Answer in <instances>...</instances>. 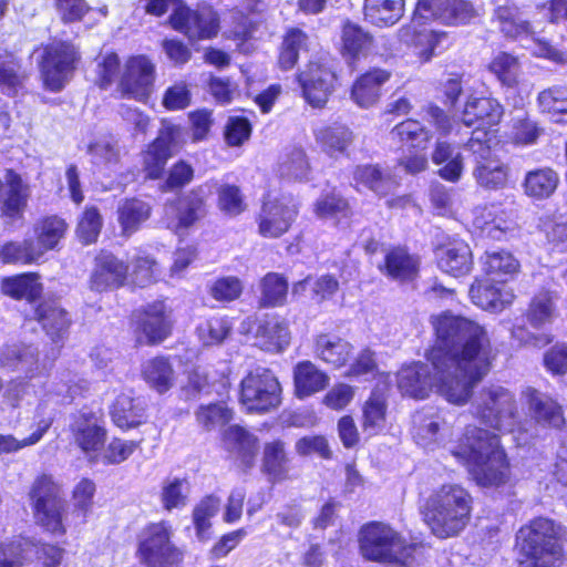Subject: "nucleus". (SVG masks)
Instances as JSON below:
<instances>
[{
	"mask_svg": "<svg viewBox=\"0 0 567 567\" xmlns=\"http://www.w3.org/2000/svg\"><path fill=\"white\" fill-rule=\"evenodd\" d=\"M435 346L425 363L414 362L398 372V388L404 395L424 399L436 390L449 402L463 404L472 388L489 370V341L477 322L444 312L433 317Z\"/></svg>",
	"mask_w": 567,
	"mask_h": 567,
	"instance_id": "nucleus-1",
	"label": "nucleus"
},
{
	"mask_svg": "<svg viewBox=\"0 0 567 567\" xmlns=\"http://www.w3.org/2000/svg\"><path fill=\"white\" fill-rule=\"evenodd\" d=\"M94 493L95 484L89 478H82L73 489L74 511L68 514L59 486L51 476L43 474L34 481L30 492L35 520L47 532L62 536L68 527L85 524Z\"/></svg>",
	"mask_w": 567,
	"mask_h": 567,
	"instance_id": "nucleus-2",
	"label": "nucleus"
},
{
	"mask_svg": "<svg viewBox=\"0 0 567 567\" xmlns=\"http://www.w3.org/2000/svg\"><path fill=\"white\" fill-rule=\"evenodd\" d=\"M450 452L480 486L498 487L509 480V463L496 434L470 425Z\"/></svg>",
	"mask_w": 567,
	"mask_h": 567,
	"instance_id": "nucleus-3",
	"label": "nucleus"
},
{
	"mask_svg": "<svg viewBox=\"0 0 567 567\" xmlns=\"http://www.w3.org/2000/svg\"><path fill=\"white\" fill-rule=\"evenodd\" d=\"M472 503L471 494L463 486L444 484L427 498L424 520L436 537H454L466 527Z\"/></svg>",
	"mask_w": 567,
	"mask_h": 567,
	"instance_id": "nucleus-4",
	"label": "nucleus"
},
{
	"mask_svg": "<svg viewBox=\"0 0 567 567\" xmlns=\"http://www.w3.org/2000/svg\"><path fill=\"white\" fill-rule=\"evenodd\" d=\"M169 7L174 8L171 16L172 27L189 40L210 39L217 35L219 19L212 7L203 6L193 11L181 4L179 0H147L146 11L162 16Z\"/></svg>",
	"mask_w": 567,
	"mask_h": 567,
	"instance_id": "nucleus-5",
	"label": "nucleus"
},
{
	"mask_svg": "<svg viewBox=\"0 0 567 567\" xmlns=\"http://www.w3.org/2000/svg\"><path fill=\"white\" fill-rule=\"evenodd\" d=\"M166 520L146 525L137 537V557L146 567H182L184 553L173 542Z\"/></svg>",
	"mask_w": 567,
	"mask_h": 567,
	"instance_id": "nucleus-6",
	"label": "nucleus"
},
{
	"mask_svg": "<svg viewBox=\"0 0 567 567\" xmlns=\"http://www.w3.org/2000/svg\"><path fill=\"white\" fill-rule=\"evenodd\" d=\"M472 412L483 424L501 432H513L517 424L515 396L502 385L484 386L475 394Z\"/></svg>",
	"mask_w": 567,
	"mask_h": 567,
	"instance_id": "nucleus-7",
	"label": "nucleus"
},
{
	"mask_svg": "<svg viewBox=\"0 0 567 567\" xmlns=\"http://www.w3.org/2000/svg\"><path fill=\"white\" fill-rule=\"evenodd\" d=\"M360 550L363 557L380 563L402 561L408 554L409 547L405 539L382 523H370L364 525L359 536Z\"/></svg>",
	"mask_w": 567,
	"mask_h": 567,
	"instance_id": "nucleus-8",
	"label": "nucleus"
},
{
	"mask_svg": "<svg viewBox=\"0 0 567 567\" xmlns=\"http://www.w3.org/2000/svg\"><path fill=\"white\" fill-rule=\"evenodd\" d=\"M281 388L275 374L265 368L248 372L240 383V403L249 412L264 413L281 402Z\"/></svg>",
	"mask_w": 567,
	"mask_h": 567,
	"instance_id": "nucleus-9",
	"label": "nucleus"
},
{
	"mask_svg": "<svg viewBox=\"0 0 567 567\" xmlns=\"http://www.w3.org/2000/svg\"><path fill=\"white\" fill-rule=\"evenodd\" d=\"M297 79L307 103L312 107L321 109L336 89L334 60L328 54H321L310 60Z\"/></svg>",
	"mask_w": 567,
	"mask_h": 567,
	"instance_id": "nucleus-10",
	"label": "nucleus"
},
{
	"mask_svg": "<svg viewBox=\"0 0 567 567\" xmlns=\"http://www.w3.org/2000/svg\"><path fill=\"white\" fill-rule=\"evenodd\" d=\"M299 214V204L290 195L268 194L257 218L258 231L265 238H279L286 234Z\"/></svg>",
	"mask_w": 567,
	"mask_h": 567,
	"instance_id": "nucleus-11",
	"label": "nucleus"
},
{
	"mask_svg": "<svg viewBox=\"0 0 567 567\" xmlns=\"http://www.w3.org/2000/svg\"><path fill=\"white\" fill-rule=\"evenodd\" d=\"M78 59V51L70 42L53 40L45 45L41 60L45 86L51 91L62 90L71 79Z\"/></svg>",
	"mask_w": 567,
	"mask_h": 567,
	"instance_id": "nucleus-12",
	"label": "nucleus"
},
{
	"mask_svg": "<svg viewBox=\"0 0 567 567\" xmlns=\"http://www.w3.org/2000/svg\"><path fill=\"white\" fill-rule=\"evenodd\" d=\"M485 135L477 131L475 137H471L466 147L472 152L475 161L473 176L478 186L486 189H501L507 183L508 167L492 152V143L481 140Z\"/></svg>",
	"mask_w": 567,
	"mask_h": 567,
	"instance_id": "nucleus-13",
	"label": "nucleus"
},
{
	"mask_svg": "<svg viewBox=\"0 0 567 567\" xmlns=\"http://www.w3.org/2000/svg\"><path fill=\"white\" fill-rule=\"evenodd\" d=\"M503 114L504 109L496 99L468 96L461 114V121L465 126L474 127L472 137H475L477 131H483L485 135H481V140L492 143L496 136V131L492 127L499 124Z\"/></svg>",
	"mask_w": 567,
	"mask_h": 567,
	"instance_id": "nucleus-14",
	"label": "nucleus"
},
{
	"mask_svg": "<svg viewBox=\"0 0 567 567\" xmlns=\"http://www.w3.org/2000/svg\"><path fill=\"white\" fill-rule=\"evenodd\" d=\"M136 340L141 344H157L169 334L172 310L164 301H155L134 313Z\"/></svg>",
	"mask_w": 567,
	"mask_h": 567,
	"instance_id": "nucleus-15",
	"label": "nucleus"
},
{
	"mask_svg": "<svg viewBox=\"0 0 567 567\" xmlns=\"http://www.w3.org/2000/svg\"><path fill=\"white\" fill-rule=\"evenodd\" d=\"M32 554L43 567H58L63 557V550L52 545L37 546L20 538L9 545H0V567H22Z\"/></svg>",
	"mask_w": 567,
	"mask_h": 567,
	"instance_id": "nucleus-16",
	"label": "nucleus"
},
{
	"mask_svg": "<svg viewBox=\"0 0 567 567\" xmlns=\"http://www.w3.org/2000/svg\"><path fill=\"white\" fill-rule=\"evenodd\" d=\"M426 19H424L425 21ZM423 19L412 24L402 27L399 32V39L411 51L412 55L417 59L420 63L430 62L433 56L437 55L443 49V43L447 41V34L442 31H434L430 29H416V24H421Z\"/></svg>",
	"mask_w": 567,
	"mask_h": 567,
	"instance_id": "nucleus-17",
	"label": "nucleus"
},
{
	"mask_svg": "<svg viewBox=\"0 0 567 567\" xmlns=\"http://www.w3.org/2000/svg\"><path fill=\"white\" fill-rule=\"evenodd\" d=\"M155 66L144 55L131 58L125 65L120 86L122 94L136 101H145L153 87Z\"/></svg>",
	"mask_w": 567,
	"mask_h": 567,
	"instance_id": "nucleus-18",
	"label": "nucleus"
},
{
	"mask_svg": "<svg viewBox=\"0 0 567 567\" xmlns=\"http://www.w3.org/2000/svg\"><path fill=\"white\" fill-rule=\"evenodd\" d=\"M70 431L74 443L86 455L97 453L105 443L104 421L95 412L80 411L74 414L70 423Z\"/></svg>",
	"mask_w": 567,
	"mask_h": 567,
	"instance_id": "nucleus-19",
	"label": "nucleus"
},
{
	"mask_svg": "<svg viewBox=\"0 0 567 567\" xmlns=\"http://www.w3.org/2000/svg\"><path fill=\"white\" fill-rule=\"evenodd\" d=\"M182 128L169 122H163L158 136L151 143L143 154V165L147 176L157 179L162 176L172 147L181 137Z\"/></svg>",
	"mask_w": 567,
	"mask_h": 567,
	"instance_id": "nucleus-20",
	"label": "nucleus"
},
{
	"mask_svg": "<svg viewBox=\"0 0 567 567\" xmlns=\"http://www.w3.org/2000/svg\"><path fill=\"white\" fill-rule=\"evenodd\" d=\"M473 13L472 4L465 0H419L414 11V22L419 18H434L446 24L465 23Z\"/></svg>",
	"mask_w": 567,
	"mask_h": 567,
	"instance_id": "nucleus-21",
	"label": "nucleus"
},
{
	"mask_svg": "<svg viewBox=\"0 0 567 567\" xmlns=\"http://www.w3.org/2000/svg\"><path fill=\"white\" fill-rule=\"evenodd\" d=\"M492 279H475L468 295L474 305L483 310L498 313L509 307L514 299V290L505 282Z\"/></svg>",
	"mask_w": 567,
	"mask_h": 567,
	"instance_id": "nucleus-22",
	"label": "nucleus"
},
{
	"mask_svg": "<svg viewBox=\"0 0 567 567\" xmlns=\"http://www.w3.org/2000/svg\"><path fill=\"white\" fill-rule=\"evenodd\" d=\"M439 268L455 278L466 276L473 268V255L470 246L462 239H449L435 251Z\"/></svg>",
	"mask_w": 567,
	"mask_h": 567,
	"instance_id": "nucleus-23",
	"label": "nucleus"
},
{
	"mask_svg": "<svg viewBox=\"0 0 567 567\" xmlns=\"http://www.w3.org/2000/svg\"><path fill=\"white\" fill-rule=\"evenodd\" d=\"M208 193H210V187L202 185L179 197L175 204L167 206L166 214L174 215L167 226L178 230L193 225L204 214L205 197Z\"/></svg>",
	"mask_w": 567,
	"mask_h": 567,
	"instance_id": "nucleus-24",
	"label": "nucleus"
},
{
	"mask_svg": "<svg viewBox=\"0 0 567 567\" xmlns=\"http://www.w3.org/2000/svg\"><path fill=\"white\" fill-rule=\"evenodd\" d=\"M128 267L114 255L102 251L95 257L90 287L95 291L118 288L126 279Z\"/></svg>",
	"mask_w": 567,
	"mask_h": 567,
	"instance_id": "nucleus-25",
	"label": "nucleus"
},
{
	"mask_svg": "<svg viewBox=\"0 0 567 567\" xmlns=\"http://www.w3.org/2000/svg\"><path fill=\"white\" fill-rule=\"evenodd\" d=\"M34 318L53 342L63 341L71 326L69 313L54 299L43 300L34 309Z\"/></svg>",
	"mask_w": 567,
	"mask_h": 567,
	"instance_id": "nucleus-26",
	"label": "nucleus"
},
{
	"mask_svg": "<svg viewBox=\"0 0 567 567\" xmlns=\"http://www.w3.org/2000/svg\"><path fill=\"white\" fill-rule=\"evenodd\" d=\"M226 451L245 468H250L258 452L257 437L238 425H231L223 433Z\"/></svg>",
	"mask_w": 567,
	"mask_h": 567,
	"instance_id": "nucleus-27",
	"label": "nucleus"
},
{
	"mask_svg": "<svg viewBox=\"0 0 567 567\" xmlns=\"http://www.w3.org/2000/svg\"><path fill=\"white\" fill-rule=\"evenodd\" d=\"M414 439L424 449H433L441 436L449 432L447 423L434 408L423 409L413 416Z\"/></svg>",
	"mask_w": 567,
	"mask_h": 567,
	"instance_id": "nucleus-28",
	"label": "nucleus"
},
{
	"mask_svg": "<svg viewBox=\"0 0 567 567\" xmlns=\"http://www.w3.org/2000/svg\"><path fill=\"white\" fill-rule=\"evenodd\" d=\"M420 257L410 254L405 248L396 247L384 257V266L380 270L391 280L404 284L414 281L420 271Z\"/></svg>",
	"mask_w": 567,
	"mask_h": 567,
	"instance_id": "nucleus-29",
	"label": "nucleus"
},
{
	"mask_svg": "<svg viewBox=\"0 0 567 567\" xmlns=\"http://www.w3.org/2000/svg\"><path fill=\"white\" fill-rule=\"evenodd\" d=\"M522 398L538 423L554 427L564 424L561 406L550 396L536 389L527 388L522 392Z\"/></svg>",
	"mask_w": 567,
	"mask_h": 567,
	"instance_id": "nucleus-30",
	"label": "nucleus"
},
{
	"mask_svg": "<svg viewBox=\"0 0 567 567\" xmlns=\"http://www.w3.org/2000/svg\"><path fill=\"white\" fill-rule=\"evenodd\" d=\"M0 364L12 371H22L30 380L41 374L38 350L33 346L11 344L0 350Z\"/></svg>",
	"mask_w": 567,
	"mask_h": 567,
	"instance_id": "nucleus-31",
	"label": "nucleus"
},
{
	"mask_svg": "<svg viewBox=\"0 0 567 567\" xmlns=\"http://www.w3.org/2000/svg\"><path fill=\"white\" fill-rule=\"evenodd\" d=\"M391 78L383 69H373L355 80L351 90V99L362 109L374 105L381 96V87Z\"/></svg>",
	"mask_w": 567,
	"mask_h": 567,
	"instance_id": "nucleus-32",
	"label": "nucleus"
},
{
	"mask_svg": "<svg viewBox=\"0 0 567 567\" xmlns=\"http://www.w3.org/2000/svg\"><path fill=\"white\" fill-rule=\"evenodd\" d=\"M44 410V403H40L35 412V430L31 435L23 439H17L12 434H0V455L17 453L25 447L35 445L42 440L54 420V414L45 413Z\"/></svg>",
	"mask_w": 567,
	"mask_h": 567,
	"instance_id": "nucleus-33",
	"label": "nucleus"
},
{
	"mask_svg": "<svg viewBox=\"0 0 567 567\" xmlns=\"http://www.w3.org/2000/svg\"><path fill=\"white\" fill-rule=\"evenodd\" d=\"M352 351V344L336 334L321 333L315 340L316 357L334 369L347 365Z\"/></svg>",
	"mask_w": 567,
	"mask_h": 567,
	"instance_id": "nucleus-34",
	"label": "nucleus"
},
{
	"mask_svg": "<svg viewBox=\"0 0 567 567\" xmlns=\"http://www.w3.org/2000/svg\"><path fill=\"white\" fill-rule=\"evenodd\" d=\"M342 42L343 54L359 59L372 53L378 54V45L384 44V38H373L359 25L348 22L342 30Z\"/></svg>",
	"mask_w": 567,
	"mask_h": 567,
	"instance_id": "nucleus-35",
	"label": "nucleus"
},
{
	"mask_svg": "<svg viewBox=\"0 0 567 567\" xmlns=\"http://www.w3.org/2000/svg\"><path fill=\"white\" fill-rule=\"evenodd\" d=\"M329 381V375L311 361H301L295 367V392L299 399H305L322 391L327 388Z\"/></svg>",
	"mask_w": 567,
	"mask_h": 567,
	"instance_id": "nucleus-36",
	"label": "nucleus"
},
{
	"mask_svg": "<svg viewBox=\"0 0 567 567\" xmlns=\"http://www.w3.org/2000/svg\"><path fill=\"white\" fill-rule=\"evenodd\" d=\"M151 212V205L141 198L121 200L116 208L121 234L125 237L132 236L150 218Z\"/></svg>",
	"mask_w": 567,
	"mask_h": 567,
	"instance_id": "nucleus-37",
	"label": "nucleus"
},
{
	"mask_svg": "<svg viewBox=\"0 0 567 567\" xmlns=\"http://www.w3.org/2000/svg\"><path fill=\"white\" fill-rule=\"evenodd\" d=\"M290 341L287 324L278 318H268L261 321L255 333V346L269 352L284 350Z\"/></svg>",
	"mask_w": 567,
	"mask_h": 567,
	"instance_id": "nucleus-38",
	"label": "nucleus"
},
{
	"mask_svg": "<svg viewBox=\"0 0 567 567\" xmlns=\"http://www.w3.org/2000/svg\"><path fill=\"white\" fill-rule=\"evenodd\" d=\"M114 424L121 429H130L140 425L145 419L144 402L140 398L121 393L115 399L111 410Z\"/></svg>",
	"mask_w": 567,
	"mask_h": 567,
	"instance_id": "nucleus-39",
	"label": "nucleus"
},
{
	"mask_svg": "<svg viewBox=\"0 0 567 567\" xmlns=\"http://www.w3.org/2000/svg\"><path fill=\"white\" fill-rule=\"evenodd\" d=\"M495 21L499 31L507 38L527 39L532 34L529 22L523 18L522 12L515 4L498 6L494 12Z\"/></svg>",
	"mask_w": 567,
	"mask_h": 567,
	"instance_id": "nucleus-40",
	"label": "nucleus"
},
{
	"mask_svg": "<svg viewBox=\"0 0 567 567\" xmlns=\"http://www.w3.org/2000/svg\"><path fill=\"white\" fill-rule=\"evenodd\" d=\"M432 162L442 165L439 175L451 183L460 181L464 169L463 155L446 142H437L432 153Z\"/></svg>",
	"mask_w": 567,
	"mask_h": 567,
	"instance_id": "nucleus-41",
	"label": "nucleus"
},
{
	"mask_svg": "<svg viewBox=\"0 0 567 567\" xmlns=\"http://www.w3.org/2000/svg\"><path fill=\"white\" fill-rule=\"evenodd\" d=\"M558 183L559 176L553 168L542 167L525 175L523 187L528 197L546 199L554 194Z\"/></svg>",
	"mask_w": 567,
	"mask_h": 567,
	"instance_id": "nucleus-42",
	"label": "nucleus"
},
{
	"mask_svg": "<svg viewBox=\"0 0 567 567\" xmlns=\"http://www.w3.org/2000/svg\"><path fill=\"white\" fill-rule=\"evenodd\" d=\"M386 426V399L373 391L362 406V430L369 436L377 435Z\"/></svg>",
	"mask_w": 567,
	"mask_h": 567,
	"instance_id": "nucleus-43",
	"label": "nucleus"
},
{
	"mask_svg": "<svg viewBox=\"0 0 567 567\" xmlns=\"http://www.w3.org/2000/svg\"><path fill=\"white\" fill-rule=\"evenodd\" d=\"M483 270L488 275L492 280L505 282L513 278L518 269L519 262L509 252L501 251H487L482 257Z\"/></svg>",
	"mask_w": 567,
	"mask_h": 567,
	"instance_id": "nucleus-44",
	"label": "nucleus"
},
{
	"mask_svg": "<svg viewBox=\"0 0 567 567\" xmlns=\"http://www.w3.org/2000/svg\"><path fill=\"white\" fill-rule=\"evenodd\" d=\"M404 9V0H365L364 17L379 27H389L396 23Z\"/></svg>",
	"mask_w": 567,
	"mask_h": 567,
	"instance_id": "nucleus-45",
	"label": "nucleus"
},
{
	"mask_svg": "<svg viewBox=\"0 0 567 567\" xmlns=\"http://www.w3.org/2000/svg\"><path fill=\"white\" fill-rule=\"evenodd\" d=\"M142 375L145 382L161 394L167 392L175 381L173 367L163 357L147 360L142 367Z\"/></svg>",
	"mask_w": 567,
	"mask_h": 567,
	"instance_id": "nucleus-46",
	"label": "nucleus"
},
{
	"mask_svg": "<svg viewBox=\"0 0 567 567\" xmlns=\"http://www.w3.org/2000/svg\"><path fill=\"white\" fill-rule=\"evenodd\" d=\"M315 41L301 29H289L284 38L279 55V65L282 70L292 69L298 62L299 53L309 51Z\"/></svg>",
	"mask_w": 567,
	"mask_h": 567,
	"instance_id": "nucleus-47",
	"label": "nucleus"
},
{
	"mask_svg": "<svg viewBox=\"0 0 567 567\" xmlns=\"http://www.w3.org/2000/svg\"><path fill=\"white\" fill-rule=\"evenodd\" d=\"M557 316L555 296L547 290L533 297L526 313L528 323L536 329L551 324Z\"/></svg>",
	"mask_w": 567,
	"mask_h": 567,
	"instance_id": "nucleus-48",
	"label": "nucleus"
},
{
	"mask_svg": "<svg viewBox=\"0 0 567 567\" xmlns=\"http://www.w3.org/2000/svg\"><path fill=\"white\" fill-rule=\"evenodd\" d=\"M315 136L317 143L330 156L343 154L352 143V132L340 124L317 128Z\"/></svg>",
	"mask_w": 567,
	"mask_h": 567,
	"instance_id": "nucleus-49",
	"label": "nucleus"
},
{
	"mask_svg": "<svg viewBox=\"0 0 567 567\" xmlns=\"http://www.w3.org/2000/svg\"><path fill=\"white\" fill-rule=\"evenodd\" d=\"M68 224L59 216H48L39 220L34 226L37 237L35 245L41 249V255L54 249L65 236Z\"/></svg>",
	"mask_w": 567,
	"mask_h": 567,
	"instance_id": "nucleus-50",
	"label": "nucleus"
},
{
	"mask_svg": "<svg viewBox=\"0 0 567 567\" xmlns=\"http://www.w3.org/2000/svg\"><path fill=\"white\" fill-rule=\"evenodd\" d=\"M262 471L272 482L282 481L289 472V457L284 442L266 443L262 452Z\"/></svg>",
	"mask_w": 567,
	"mask_h": 567,
	"instance_id": "nucleus-51",
	"label": "nucleus"
},
{
	"mask_svg": "<svg viewBox=\"0 0 567 567\" xmlns=\"http://www.w3.org/2000/svg\"><path fill=\"white\" fill-rule=\"evenodd\" d=\"M390 135L401 146L417 150L426 148L431 140L430 132L420 122L411 118L395 125Z\"/></svg>",
	"mask_w": 567,
	"mask_h": 567,
	"instance_id": "nucleus-52",
	"label": "nucleus"
},
{
	"mask_svg": "<svg viewBox=\"0 0 567 567\" xmlns=\"http://www.w3.org/2000/svg\"><path fill=\"white\" fill-rule=\"evenodd\" d=\"M499 214H503V212L496 206L477 208L473 224L476 229L481 230L483 236L501 240L509 229V224Z\"/></svg>",
	"mask_w": 567,
	"mask_h": 567,
	"instance_id": "nucleus-53",
	"label": "nucleus"
},
{
	"mask_svg": "<svg viewBox=\"0 0 567 567\" xmlns=\"http://www.w3.org/2000/svg\"><path fill=\"white\" fill-rule=\"evenodd\" d=\"M3 293L14 299H27L34 301L42 292V285L39 276L34 272L22 274L4 278L1 282Z\"/></svg>",
	"mask_w": 567,
	"mask_h": 567,
	"instance_id": "nucleus-54",
	"label": "nucleus"
},
{
	"mask_svg": "<svg viewBox=\"0 0 567 567\" xmlns=\"http://www.w3.org/2000/svg\"><path fill=\"white\" fill-rule=\"evenodd\" d=\"M220 509V499L215 495H208L202 498L193 508L192 519L199 542H206L210 538L212 518Z\"/></svg>",
	"mask_w": 567,
	"mask_h": 567,
	"instance_id": "nucleus-55",
	"label": "nucleus"
},
{
	"mask_svg": "<svg viewBox=\"0 0 567 567\" xmlns=\"http://www.w3.org/2000/svg\"><path fill=\"white\" fill-rule=\"evenodd\" d=\"M91 162L103 171H115L121 158L117 141L112 137H102L91 143L87 148Z\"/></svg>",
	"mask_w": 567,
	"mask_h": 567,
	"instance_id": "nucleus-56",
	"label": "nucleus"
},
{
	"mask_svg": "<svg viewBox=\"0 0 567 567\" xmlns=\"http://www.w3.org/2000/svg\"><path fill=\"white\" fill-rule=\"evenodd\" d=\"M537 104L542 113L547 114L554 122L567 123L560 115H567V86L553 85L538 93Z\"/></svg>",
	"mask_w": 567,
	"mask_h": 567,
	"instance_id": "nucleus-57",
	"label": "nucleus"
},
{
	"mask_svg": "<svg viewBox=\"0 0 567 567\" xmlns=\"http://www.w3.org/2000/svg\"><path fill=\"white\" fill-rule=\"evenodd\" d=\"M42 257L41 249L32 239L9 241L0 248V260L3 264L30 265Z\"/></svg>",
	"mask_w": 567,
	"mask_h": 567,
	"instance_id": "nucleus-58",
	"label": "nucleus"
},
{
	"mask_svg": "<svg viewBox=\"0 0 567 567\" xmlns=\"http://www.w3.org/2000/svg\"><path fill=\"white\" fill-rule=\"evenodd\" d=\"M488 71L503 86L514 87L520 75V63L516 56L507 52H498L488 63Z\"/></svg>",
	"mask_w": 567,
	"mask_h": 567,
	"instance_id": "nucleus-59",
	"label": "nucleus"
},
{
	"mask_svg": "<svg viewBox=\"0 0 567 567\" xmlns=\"http://www.w3.org/2000/svg\"><path fill=\"white\" fill-rule=\"evenodd\" d=\"M279 174L282 178L305 181L310 173V166L302 148L287 150L279 162Z\"/></svg>",
	"mask_w": 567,
	"mask_h": 567,
	"instance_id": "nucleus-60",
	"label": "nucleus"
},
{
	"mask_svg": "<svg viewBox=\"0 0 567 567\" xmlns=\"http://www.w3.org/2000/svg\"><path fill=\"white\" fill-rule=\"evenodd\" d=\"M230 330V321L223 316L206 318L196 327L197 337L204 346L220 344L228 337Z\"/></svg>",
	"mask_w": 567,
	"mask_h": 567,
	"instance_id": "nucleus-61",
	"label": "nucleus"
},
{
	"mask_svg": "<svg viewBox=\"0 0 567 567\" xmlns=\"http://www.w3.org/2000/svg\"><path fill=\"white\" fill-rule=\"evenodd\" d=\"M313 212L320 219L341 220L350 216V206L346 198L336 192L322 194L315 203Z\"/></svg>",
	"mask_w": 567,
	"mask_h": 567,
	"instance_id": "nucleus-62",
	"label": "nucleus"
},
{
	"mask_svg": "<svg viewBox=\"0 0 567 567\" xmlns=\"http://www.w3.org/2000/svg\"><path fill=\"white\" fill-rule=\"evenodd\" d=\"M354 181L380 196H385L396 186L391 177L384 176L377 166L372 165L358 166L354 171Z\"/></svg>",
	"mask_w": 567,
	"mask_h": 567,
	"instance_id": "nucleus-63",
	"label": "nucleus"
},
{
	"mask_svg": "<svg viewBox=\"0 0 567 567\" xmlns=\"http://www.w3.org/2000/svg\"><path fill=\"white\" fill-rule=\"evenodd\" d=\"M189 494L188 482L184 478H167L162 483L161 502L163 507L171 512L187 504Z\"/></svg>",
	"mask_w": 567,
	"mask_h": 567,
	"instance_id": "nucleus-64",
	"label": "nucleus"
}]
</instances>
